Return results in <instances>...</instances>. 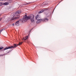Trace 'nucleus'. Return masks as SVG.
<instances>
[{"label":"nucleus","mask_w":76,"mask_h":76,"mask_svg":"<svg viewBox=\"0 0 76 76\" xmlns=\"http://www.w3.org/2000/svg\"><path fill=\"white\" fill-rule=\"evenodd\" d=\"M61 1H62V0H61V1L60 2H61Z\"/></svg>","instance_id":"obj_20"},{"label":"nucleus","mask_w":76,"mask_h":76,"mask_svg":"<svg viewBox=\"0 0 76 76\" xmlns=\"http://www.w3.org/2000/svg\"><path fill=\"white\" fill-rule=\"evenodd\" d=\"M26 4H28V3H27Z\"/></svg>","instance_id":"obj_19"},{"label":"nucleus","mask_w":76,"mask_h":76,"mask_svg":"<svg viewBox=\"0 0 76 76\" xmlns=\"http://www.w3.org/2000/svg\"><path fill=\"white\" fill-rule=\"evenodd\" d=\"M43 21H45V22H47V21H48V19L47 18H45V19H44L43 20Z\"/></svg>","instance_id":"obj_7"},{"label":"nucleus","mask_w":76,"mask_h":76,"mask_svg":"<svg viewBox=\"0 0 76 76\" xmlns=\"http://www.w3.org/2000/svg\"><path fill=\"white\" fill-rule=\"evenodd\" d=\"M20 22H23V21L22 20L17 21L15 23V26H19V23H20Z\"/></svg>","instance_id":"obj_3"},{"label":"nucleus","mask_w":76,"mask_h":76,"mask_svg":"<svg viewBox=\"0 0 76 76\" xmlns=\"http://www.w3.org/2000/svg\"><path fill=\"white\" fill-rule=\"evenodd\" d=\"M8 53H9V52H8L7 53V54Z\"/></svg>","instance_id":"obj_22"},{"label":"nucleus","mask_w":76,"mask_h":76,"mask_svg":"<svg viewBox=\"0 0 76 76\" xmlns=\"http://www.w3.org/2000/svg\"><path fill=\"white\" fill-rule=\"evenodd\" d=\"M3 31V29H1L0 30V33H1V32H2V31Z\"/></svg>","instance_id":"obj_14"},{"label":"nucleus","mask_w":76,"mask_h":76,"mask_svg":"<svg viewBox=\"0 0 76 76\" xmlns=\"http://www.w3.org/2000/svg\"><path fill=\"white\" fill-rule=\"evenodd\" d=\"M14 23H12V26H14Z\"/></svg>","instance_id":"obj_17"},{"label":"nucleus","mask_w":76,"mask_h":76,"mask_svg":"<svg viewBox=\"0 0 76 76\" xmlns=\"http://www.w3.org/2000/svg\"><path fill=\"white\" fill-rule=\"evenodd\" d=\"M9 1H12V0H9Z\"/></svg>","instance_id":"obj_18"},{"label":"nucleus","mask_w":76,"mask_h":76,"mask_svg":"<svg viewBox=\"0 0 76 76\" xmlns=\"http://www.w3.org/2000/svg\"><path fill=\"white\" fill-rule=\"evenodd\" d=\"M1 20H2V18H0V22L1 21Z\"/></svg>","instance_id":"obj_16"},{"label":"nucleus","mask_w":76,"mask_h":76,"mask_svg":"<svg viewBox=\"0 0 76 76\" xmlns=\"http://www.w3.org/2000/svg\"><path fill=\"white\" fill-rule=\"evenodd\" d=\"M22 44V42H19V44L18 45H21V44Z\"/></svg>","instance_id":"obj_12"},{"label":"nucleus","mask_w":76,"mask_h":76,"mask_svg":"<svg viewBox=\"0 0 76 76\" xmlns=\"http://www.w3.org/2000/svg\"><path fill=\"white\" fill-rule=\"evenodd\" d=\"M18 15H17V16H18Z\"/></svg>","instance_id":"obj_24"},{"label":"nucleus","mask_w":76,"mask_h":76,"mask_svg":"<svg viewBox=\"0 0 76 76\" xmlns=\"http://www.w3.org/2000/svg\"><path fill=\"white\" fill-rule=\"evenodd\" d=\"M3 49V47L0 48V50H2Z\"/></svg>","instance_id":"obj_15"},{"label":"nucleus","mask_w":76,"mask_h":76,"mask_svg":"<svg viewBox=\"0 0 76 76\" xmlns=\"http://www.w3.org/2000/svg\"><path fill=\"white\" fill-rule=\"evenodd\" d=\"M27 39H28V36H26L25 37L23 38V39L24 40H25V41H26Z\"/></svg>","instance_id":"obj_11"},{"label":"nucleus","mask_w":76,"mask_h":76,"mask_svg":"<svg viewBox=\"0 0 76 76\" xmlns=\"http://www.w3.org/2000/svg\"><path fill=\"white\" fill-rule=\"evenodd\" d=\"M34 16L33 15H30L28 17H27V16L26 15L24 16L23 20L25 22H26L28 19H30L31 22H34Z\"/></svg>","instance_id":"obj_1"},{"label":"nucleus","mask_w":76,"mask_h":76,"mask_svg":"<svg viewBox=\"0 0 76 76\" xmlns=\"http://www.w3.org/2000/svg\"><path fill=\"white\" fill-rule=\"evenodd\" d=\"M37 20V23H40L41 21H42V19H40V18Z\"/></svg>","instance_id":"obj_5"},{"label":"nucleus","mask_w":76,"mask_h":76,"mask_svg":"<svg viewBox=\"0 0 76 76\" xmlns=\"http://www.w3.org/2000/svg\"><path fill=\"white\" fill-rule=\"evenodd\" d=\"M36 20H38V19H39L40 18H39V17H38V15H37L36 16Z\"/></svg>","instance_id":"obj_10"},{"label":"nucleus","mask_w":76,"mask_h":76,"mask_svg":"<svg viewBox=\"0 0 76 76\" xmlns=\"http://www.w3.org/2000/svg\"><path fill=\"white\" fill-rule=\"evenodd\" d=\"M21 13V11L20 10H19L16 12L15 13V14L16 15H17V14H19V13Z\"/></svg>","instance_id":"obj_6"},{"label":"nucleus","mask_w":76,"mask_h":76,"mask_svg":"<svg viewBox=\"0 0 76 76\" xmlns=\"http://www.w3.org/2000/svg\"><path fill=\"white\" fill-rule=\"evenodd\" d=\"M3 6V3L2 2H0V6Z\"/></svg>","instance_id":"obj_13"},{"label":"nucleus","mask_w":76,"mask_h":76,"mask_svg":"<svg viewBox=\"0 0 76 76\" xmlns=\"http://www.w3.org/2000/svg\"><path fill=\"white\" fill-rule=\"evenodd\" d=\"M18 46V44H14L13 46H10L9 47H7L4 49V50H7V49H10L11 48H16Z\"/></svg>","instance_id":"obj_2"},{"label":"nucleus","mask_w":76,"mask_h":76,"mask_svg":"<svg viewBox=\"0 0 76 76\" xmlns=\"http://www.w3.org/2000/svg\"><path fill=\"white\" fill-rule=\"evenodd\" d=\"M9 3L7 2H5L3 4H2L3 5H5V6H6L7 5H8V4H9Z\"/></svg>","instance_id":"obj_8"},{"label":"nucleus","mask_w":76,"mask_h":76,"mask_svg":"<svg viewBox=\"0 0 76 76\" xmlns=\"http://www.w3.org/2000/svg\"><path fill=\"white\" fill-rule=\"evenodd\" d=\"M44 5H46V4H45Z\"/></svg>","instance_id":"obj_21"},{"label":"nucleus","mask_w":76,"mask_h":76,"mask_svg":"<svg viewBox=\"0 0 76 76\" xmlns=\"http://www.w3.org/2000/svg\"><path fill=\"white\" fill-rule=\"evenodd\" d=\"M44 11V10H43L39 12L38 13L39 14H40V13H42Z\"/></svg>","instance_id":"obj_9"},{"label":"nucleus","mask_w":76,"mask_h":76,"mask_svg":"<svg viewBox=\"0 0 76 76\" xmlns=\"http://www.w3.org/2000/svg\"><path fill=\"white\" fill-rule=\"evenodd\" d=\"M19 15H18V17H15V16H14L13 18H12L11 20H16V19H19Z\"/></svg>","instance_id":"obj_4"},{"label":"nucleus","mask_w":76,"mask_h":76,"mask_svg":"<svg viewBox=\"0 0 76 76\" xmlns=\"http://www.w3.org/2000/svg\"><path fill=\"white\" fill-rule=\"evenodd\" d=\"M8 3H9V2H8Z\"/></svg>","instance_id":"obj_23"}]
</instances>
